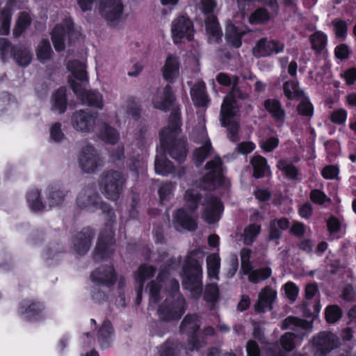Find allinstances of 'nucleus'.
<instances>
[{"mask_svg": "<svg viewBox=\"0 0 356 356\" xmlns=\"http://www.w3.org/2000/svg\"><path fill=\"white\" fill-rule=\"evenodd\" d=\"M168 270L161 269L156 280L149 284L150 301L158 303L160 299L166 296L164 302L159 307L158 312L163 321L179 318L185 312L186 303L179 293V284L175 279H168Z\"/></svg>", "mask_w": 356, "mask_h": 356, "instance_id": "1", "label": "nucleus"}, {"mask_svg": "<svg viewBox=\"0 0 356 356\" xmlns=\"http://www.w3.org/2000/svg\"><path fill=\"white\" fill-rule=\"evenodd\" d=\"M179 113H171L168 125L160 132L161 143L170 156L179 163L186 157L185 140L179 137L181 127Z\"/></svg>", "mask_w": 356, "mask_h": 356, "instance_id": "2", "label": "nucleus"}, {"mask_svg": "<svg viewBox=\"0 0 356 356\" xmlns=\"http://www.w3.org/2000/svg\"><path fill=\"white\" fill-rule=\"evenodd\" d=\"M281 328L298 331L297 333L286 332L280 338L282 348L286 351H291L296 346L295 339H298L302 341L303 337L310 332L311 324L307 321L289 316L282 321Z\"/></svg>", "mask_w": 356, "mask_h": 356, "instance_id": "3", "label": "nucleus"}, {"mask_svg": "<svg viewBox=\"0 0 356 356\" xmlns=\"http://www.w3.org/2000/svg\"><path fill=\"white\" fill-rule=\"evenodd\" d=\"M184 279L182 284L188 290L194 298H199L202 293V270L198 261L188 257L183 268Z\"/></svg>", "mask_w": 356, "mask_h": 356, "instance_id": "4", "label": "nucleus"}, {"mask_svg": "<svg viewBox=\"0 0 356 356\" xmlns=\"http://www.w3.org/2000/svg\"><path fill=\"white\" fill-rule=\"evenodd\" d=\"M77 206L89 211H95L98 209L104 213H108L111 220L115 218L114 212L108 205L103 203L98 193L92 187H86L81 190L76 198Z\"/></svg>", "mask_w": 356, "mask_h": 356, "instance_id": "5", "label": "nucleus"}, {"mask_svg": "<svg viewBox=\"0 0 356 356\" xmlns=\"http://www.w3.org/2000/svg\"><path fill=\"white\" fill-rule=\"evenodd\" d=\"M124 182L125 177L121 172L110 170L102 175L99 186L108 198L116 200L122 191Z\"/></svg>", "mask_w": 356, "mask_h": 356, "instance_id": "6", "label": "nucleus"}, {"mask_svg": "<svg viewBox=\"0 0 356 356\" xmlns=\"http://www.w3.org/2000/svg\"><path fill=\"white\" fill-rule=\"evenodd\" d=\"M124 4L122 0H100L99 13L109 24L116 26L122 19Z\"/></svg>", "mask_w": 356, "mask_h": 356, "instance_id": "7", "label": "nucleus"}, {"mask_svg": "<svg viewBox=\"0 0 356 356\" xmlns=\"http://www.w3.org/2000/svg\"><path fill=\"white\" fill-rule=\"evenodd\" d=\"M208 172L202 178V187L204 189L212 190L222 183L224 170L222 163L219 156L207 162L205 166Z\"/></svg>", "mask_w": 356, "mask_h": 356, "instance_id": "8", "label": "nucleus"}, {"mask_svg": "<svg viewBox=\"0 0 356 356\" xmlns=\"http://www.w3.org/2000/svg\"><path fill=\"white\" fill-rule=\"evenodd\" d=\"M79 166L86 173L95 172L103 165V160L92 145H86L81 150L79 158Z\"/></svg>", "mask_w": 356, "mask_h": 356, "instance_id": "9", "label": "nucleus"}, {"mask_svg": "<svg viewBox=\"0 0 356 356\" xmlns=\"http://www.w3.org/2000/svg\"><path fill=\"white\" fill-rule=\"evenodd\" d=\"M76 35L73 29V22L71 19H66L60 24H57L51 32V40L56 51L65 49V40L67 35L69 39Z\"/></svg>", "mask_w": 356, "mask_h": 356, "instance_id": "10", "label": "nucleus"}, {"mask_svg": "<svg viewBox=\"0 0 356 356\" xmlns=\"http://www.w3.org/2000/svg\"><path fill=\"white\" fill-rule=\"evenodd\" d=\"M202 218L209 224L218 222L222 212V205L220 200L211 195H207L203 202Z\"/></svg>", "mask_w": 356, "mask_h": 356, "instance_id": "11", "label": "nucleus"}, {"mask_svg": "<svg viewBox=\"0 0 356 356\" xmlns=\"http://www.w3.org/2000/svg\"><path fill=\"white\" fill-rule=\"evenodd\" d=\"M71 88L76 95L82 101L83 104L94 106L98 109H102V97L97 92L86 90L80 83L73 79H69Z\"/></svg>", "mask_w": 356, "mask_h": 356, "instance_id": "12", "label": "nucleus"}, {"mask_svg": "<svg viewBox=\"0 0 356 356\" xmlns=\"http://www.w3.org/2000/svg\"><path fill=\"white\" fill-rule=\"evenodd\" d=\"M283 89L284 95L289 99H300L297 111H313V105L308 98L304 96L303 91L299 88L298 83L293 81H286L284 83Z\"/></svg>", "mask_w": 356, "mask_h": 356, "instance_id": "13", "label": "nucleus"}, {"mask_svg": "<svg viewBox=\"0 0 356 356\" xmlns=\"http://www.w3.org/2000/svg\"><path fill=\"white\" fill-rule=\"evenodd\" d=\"M193 137L197 143L202 144L201 147L195 149L193 154L195 164L196 165H200L208 156L212 154L213 149L211 148V142L208 138L204 128H202L200 130L198 135L196 133H193Z\"/></svg>", "mask_w": 356, "mask_h": 356, "instance_id": "14", "label": "nucleus"}, {"mask_svg": "<svg viewBox=\"0 0 356 356\" xmlns=\"http://www.w3.org/2000/svg\"><path fill=\"white\" fill-rule=\"evenodd\" d=\"M193 32V24L186 16H179L172 22V33L175 42H179L184 38L191 40Z\"/></svg>", "mask_w": 356, "mask_h": 356, "instance_id": "15", "label": "nucleus"}, {"mask_svg": "<svg viewBox=\"0 0 356 356\" xmlns=\"http://www.w3.org/2000/svg\"><path fill=\"white\" fill-rule=\"evenodd\" d=\"M313 343L317 351L326 355L337 347L339 340L333 333L322 332L313 338Z\"/></svg>", "mask_w": 356, "mask_h": 356, "instance_id": "16", "label": "nucleus"}, {"mask_svg": "<svg viewBox=\"0 0 356 356\" xmlns=\"http://www.w3.org/2000/svg\"><path fill=\"white\" fill-rule=\"evenodd\" d=\"M284 49V44L279 41L268 40L267 38L260 39L253 48V54L256 57L270 56L278 54Z\"/></svg>", "mask_w": 356, "mask_h": 356, "instance_id": "17", "label": "nucleus"}, {"mask_svg": "<svg viewBox=\"0 0 356 356\" xmlns=\"http://www.w3.org/2000/svg\"><path fill=\"white\" fill-rule=\"evenodd\" d=\"M175 97L170 86L167 85L163 88L162 95L154 101V106L156 109L168 110L170 111H179V106L176 103Z\"/></svg>", "mask_w": 356, "mask_h": 356, "instance_id": "18", "label": "nucleus"}, {"mask_svg": "<svg viewBox=\"0 0 356 356\" xmlns=\"http://www.w3.org/2000/svg\"><path fill=\"white\" fill-rule=\"evenodd\" d=\"M96 118L91 113H73L72 124L78 131L89 132L96 123Z\"/></svg>", "mask_w": 356, "mask_h": 356, "instance_id": "19", "label": "nucleus"}, {"mask_svg": "<svg viewBox=\"0 0 356 356\" xmlns=\"http://www.w3.org/2000/svg\"><path fill=\"white\" fill-rule=\"evenodd\" d=\"M277 297V292L273 289L266 286L259 293L258 300L254 304L257 312H265L273 309V303Z\"/></svg>", "mask_w": 356, "mask_h": 356, "instance_id": "20", "label": "nucleus"}, {"mask_svg": "<svg viewBox=\"0 0 356 356\" xmlns=\"http://www.w3.org/2000/svg\"><path fill=\"white\" fill-rule=\"evenodd\" d=\"M199 328L200 323L196 315H187L180 326L181 332L188 335L189 343H192L191 349L198 348V346L195 343V334Z\"/></svg>", "mask_w": 356, "mask_h": 356, "instance_id": "21", "label": "nucleus"}, {"mask_svg": "<svg viewBox=\"0 0 356 356\" xmlns=\"http://www.w3.org/2000/svg\"><path fill=\"white\" fill-rule=\"evenodd\" d=\"M94 233L90 228H84L78 233L73 239L75 250L78 254H83L90 248Z\"/></svg>", "mask_w": 356, "mask_h": 356, "instance_id": "22", "label": "nucleus"}, {"mask_svg": "<svg viewBox=\"0 0 356 356\" xmlns=\"http://www.w3.org/2000/svg\"><path fill=\"white\" fill-rule=\"evenodd\" d=\"M191 96L194 104L199 108H207L210 102L203 81H198L191 86Z\"/></svg>", "mask_w": 356, "mask_h": 356, "instance_id": "23", "label": "nucleus"}, {"mask_svg": "<svg viewBox=\"0 0 356 356\" xmlns=\"http://www.w3.org/2000/svg\"><path fill=\"white\" fill-rule=\"evenodd\" d=\"M155 172L158 175L166 176L174 172L175 176L181 177L185 173L183 168L174 170L172 163L165 157V155L160 154L156 156L154 163Z\"/></svg>", "mask_w": 356, "mask_h": 356, "instance_id": "24", "label": "nucleus"}, {"mask_svg": "<svg viewBox=\"0 0 356 356\" xmlns=\"http://www.w3.org/2000/svg\"><path fill=\"white\" fill-rule=\"evenodd\" d=\"M90 277L92 281L97 284L109 287L114 284L113 268L110 266L99 267L92 273Z\"/></svg>", "mask_w": 356, "mask_h": 356, "instance_id": "25", "label": "nucleus"}, {"mask_svg": "<svg viewBox=\"0 0 356 356\" xmlns=\"http://www.w3.org/2000/svg\"><path fill=\"white\" fill-rule=\"evenodd\" d=\"M220 120L222 125L227 129L229 140L232 142H237L239 140L238 122L235 113H221Z\"/></svg>", "mask_w": 356, "mask_h": 356, "instance_id": "26", "label": "nucleus"}, {"mask_svg": "<svg viewBox=\"0 0 356 356\" xmlns=\"http://www.w3.org/2000/svg\"><path fill=\"white\" fill-rule=\"evenodd\" d=\"M163 78L168 81H173L179 75V61L174 55H169L161 68Z\"/></svg>", "mask_w": 356, "mask_h": 356, "instance_id": "27", "label": "nucleus"}, {"mask_svg": "<svg viewBox=\"0 0 356 356\" xmlns=\"http://www.w3.org/2000/svg\"><path fill=\"white\" fill-rule=\"evenodd\" d=\"M97 137L108 144L115 145L120 140V133L106 123H101L98 127Z\"/></svg>", "mask_w": 356, "mask_h": 356, "instance_id": "28", "label": "nucleus"}, {"mask_svg": "<svg viewBox=\"0 0 356 356\" xmlns=\"http://www.w3.org/2000/svg\"><path fill=\"white\" fill-rule=\"evenodd\" d=\"M67 89L60 87L56 90L51 96V102L53 108L60 111H65L66 109H74V104H67Z\"/></svg>", "mask_w": 356, "mask_h": 356, "instance_id": "29", "label": "nucleus"}, {"mask_svg": "<svg viewBox=\"0 0 356 356\" xmlns=\"http://www.w3.org/2000/svg\"><path fill=\"white\" fill-rule=\"evenodd\" d=\"M67 191L58 184L51 185L47 189L46 195L49 207L61 204L66 196Z\"/></svg>", "mask_w": 356, "mask_h": 356, "instance_id": "30", "label": "nucleus"}, {"mask_svg": "<svg viewBox=\"0 0 356 356\" xmlns=\"http://www.w3.org/2000/svg\"><path fill=\"white\" fill-rule=\"evenodd\" d=\"M206 30L210 43L219 42L222 33L219 27L217 19L213 15L208 16L205 19Z\"/></svg>", "mask_w": 356, "mask_h": 356, "instance_id": "31", "label": "nucleus"}, {"mask_svg": "<svg viewBox=\"0 0 356 356\" xmlns=\"http://www.w3.org/2000/svg\"><path fill=\"white\" fill-rule=\"evenodd\" d=\"M289 226V221L287 218H282L273 219L270 222L268 232L269 240H277L280 238L282 232L286 229Z\"/></svg>", "mask_w": 356, "mask_h": 356, "instance_id": "32", "label": "nucleus"}, {"mask_svg": "<svg viewBox=\"0 0 356 356\" xmlns=\"http://www.w3.org/2000/svg\"><path fill=\"white\" fill-rule=\"evenodd\" d=\"M174 218L175 222L180 227L188 231H194L197 227L196 220L192 218L183 209H178Z\"/></svg>", "mask_w": 356, "mask_h": 356, "instance_id": "33", "label": "nucleus"}, {"mask_svg": "<svg viewBox=\"0 0 356 356\" xmlns=\"http://www.w3.org/2000/svg\"><path fill=\"white\" fill-rule=\"evenodd\" d=\"M113 240V232L109 228L106 234L102 233L99 236L98 243L95 250V259L99 257L104 258L108 246L112 243Z\"/></svg>", "mask_w": 356, "mask_h": 356, "instance_id": "34", "label": "nucleus"}, {"mask_svg": "<svg viewBox=\"0 0 356 356\" xmlns=\"http://www.w3.org/2000/svg\"><path fill=\"white\" fill-rule=\"evenodd\" d=\"M12 56L19 65L26 66L31 60V52L25 47L16 46L12 48Z\"/></svg>", "mask_w": 356, "mask_h": 356, "instance_id": "35", "label": "nucleus"}, {"mask_svg": "<svg viewBox=\"0 0 356 356\" xmlns=\"http://www.w3.org/2000/svg\"><path fill=\"white\" fill-rule=\"evenodd\" d=\"M254 169V176L256 178L264 177L269 170L266 159L261 156H255L251 160Z\"/></svg>", "mask_w": 356, "mask_h": 356, "instance_id": "36", "label": "nucleus"}, {"mask_svg": "<svg viewBox=\"0 0 356 356\" xmlns=\"http://www.w3.org/2000/svg\"><path fill=\"white\" fill-rule=\"evenodd\" d=\"M243 33L238 31L237 28L233 24L227 26L225 38L228 43L234 47H239L241 45V37Z\"/></svg>", "mask_w": 356, "mask_h": 356, "instance_id": "37", "label": "nucleus"}, {"mask_svg": "<svg viewBox=\"0 0 356 356\" xmlns=\"http://www.w3.org/2000/svg\"><path fill=\"white\" fill-rule=\"evenodd\" d=\"M67 69L72 72L74 77L81 81H87L88 76L86 65L78 60H72L67 63Z\"/></svg>", "mask_w": 356, "mask_h": 356, "instance_id": "38", "label": "nucleus"}, {"mask_svg": "<svg viewBox=\"0 0 356 356\" xmlns=\"http://www.w3.org/2000/svg\"><path fill=\"white\" fill-rule=\"evenodd\" d=\"M27 201L29 207L33 211H42L46 207V202L41 200L40 191L37 189L31 190L28 193Z\"/></svg>", "mask_w": 356, "mask_h": 356, "instance_id": "39", "label": "nucleus"}, {"mask_svg": "<svg viewBox=\"0 0 356 356\" xmlns=\"http://www.w3.org/2000/svg\"><path fill=\"white\" fill-rule=\"evenodd\" d=\"M112 326L109 321H104L99 331L98 340L102 348L106 349L110 346Z\"/></svg>", "mask_w": 356, "mask_h": 356, "instance_id": "40", "label": "nucleus"}, {"mask_svg": "<svg viewBox=\"0 0 356 356\" xmlns=\"http://www.w3.org/2000/svg\"><path fill=\"white\" fill-rule=\"evenodd\" d=\"M53 54V51L48 40L43 39L38 44L36 56L38 60L42 62L50 60Z\"/></svg>", "mask_w": 356, "mask_h": 356, "instance_id": "41", "label": "nucleus"}, {"mask_svg": "<svg viewBox=\"0 0 356 356\" xmlns=\"http://www.w3.org/2000/svg\"><path fill=\"white\" fill-rule=\"evenodd\" d=\"M261 232V226L251 224L244 229L243 238L245 245H251Z\"/></svg>", "mask_w": 356, "mask_h": 356, "instance_id": "42", "label": "nucleus"}, {"mask_svg": "<svg viewBox=\"0 0 356 356\" xmlns=\"http://www.w3.org/2000/svg\"><path fill=\"white\" fill-rule=\"evenodd\" d=\"M207 273L209 277L218 279L220 268V257L217 254H212L207 258Z\"/></svg>", "mask_w": 356, "mask_h": 356, "instance_id": "43", "label": "nucleus"}, {"mask_svg": "<svg viewBox=\"0 0 356 356\" xmlns=\"http://www.w3.org/2000/svg\"><path fill=\"white\" fill-rule=\"evenodd\" d=\"M31 23V18L29 14L26 12L21 13L13 30V35L19 37L30 26Z\"/></svg>", "mask_w": 356, "mask_h": 356, "instance_id": "44", "label": "nucleus"}, {"mask_svg": "<svg viewBox=\"0 0 356 356\" xmlns=\"http://www.w3.org/2000/svg\"><path fill=\"white\" fill-rule=\"evenodd\" d=\"M40 305L38 303L31 302L30 300H24L22 302L19 308L21 314L26 315L28 319L35 316L41 310Z\"/></svg>", "mask_w": 356, "mask_h": 356, "instance_id": "45", "label": "nucleus"}, {"mask_svg": "<svg viewBox=\"0 0 356 356\" xmlns=\"http://www.w3.org/2000/svg\"><path fill=\"white\" fill-rule=\"evenodd\" d=\"M156 273V268L152 266L142 265L139 267L135 275L136 281L143 286L147 279L152 277Z\"/></svg>", "mask_w": 356, "mask_h": 356, "instance_id": "46", "label": "nucleus"}, {"mask_svg": "<svg viewBox=\"0 0 356 356\" xmlns=\"http://www.w3.org/2000/svg\"><path fill=\"white\" fill-rule=\"evenodd\" d=\"M200 200V194L197 191L192 189L186 191L184 195L185 205L188 209L195 210Z\"/></svg>", "mask_w": 356, "mask_h": 356, "instance_id": "47", "label": "nucleus"}, {"mask_svg": "<svg viewBox=\"0 0 356 356\" xmlns=\"http://www.w3.org/2000/svg\"><path fill=\"white\" fill-rule=\"evenodd\" d=\"M271 269L268 267L250 270L248 276L249 280L254 284L268 279L271 275Z\"/></svg>", "mask_w": 356, "mask_h": 356, "instance_id": "48", "label": "nucleus"}, {"mask_svg": "<svg viewBox=\"0 0 356 356\" xmlns=\"http://www.w3.org/2000/svg\"><path fill=\"white\" fill-rule=\"evenodd\" d=\"M310 42L312 48L319 52L325 47L327 37L323 32L316 31L310 36Z\"/></svg>", "mask_w": 356, "mask_h": 356, "instance_id": "49", "label": "nucleus"}, {"mask_svg": "<svg viewBox=\"0 0 356 356\" xmlns=\"http://www.w3.org/2000/svg\"><path fill=\"white\" fill-rule=\"evenodd\" d=\"M277 166L289 179H295L297 178L298 175L297 168L286 160H280L278 161Z\"/></svg>", "mask_w": 356, "mask_h": 356, "instance_id": "50", "label": "nucleus"}, {"mask_svg": "<svg viewBox=\"0 0 356 356\" xmlns=\"http://www.w3.org/2000/svg\"><path fill=\"white\" fill-rule=\"evenodd\" d=\"M11 12L9 8H5L0 15V35H7L10 31Z\"/></svg>", "mask_w": 356, "mask_h": 356, "instance_id": "51", "label": "nucleus"}, {"mask_svg": "<svg viewBox=\"0 0 356 356\" xmlns=\"http://www.w3.org/2000/svg\"><path fill=\"white\" fill-rule=\"evenodd\" d=\"M270 19V15L265 8H258L250 17L252 24H263Z\"/></svg>", "mask_w": 356, "mask_h": 356, "instance_id": "52", "label": "nucleus"}, {"mask_svg": "<svg viewBox=\"0 0 356 356\" xmlns=\"http://www.w3.org/2000/svg\"><path fill=\"white\" fill-rule=\"evenodd\" d=\"M325 318L330 323L337 322L342 315L341 309L337 305L328 306L325 309Z\"/></svg>", "mask_w": 356, "mask_h": 356, "instance_id": "53", "label": "nucleus"}, {"mask_svg": "<svg viewBox=\"0 0 356 356\" xmlns=\"http://www.w3.org/2000/svg\"><path fill=\"white\" fill-rule=\"evenodd\" d=\"M251 253L252 251L247 248H243L241 250L240 256L241 261V268L244 274L249 273L250 271L252 269V264L250 261Z\"/></svg>", "mask_w": 356, "mask_h": 356, "instance_id": "54", "label": "nucleus"}, {"mask_svg": "<svg viewBox=\"0 0 356 356\" xmlns=\"http://www.w3.org/2000/svg\"><path fill=\"white\" fill-rule=\"evenodd\" d=\"M334 26L335 35L337 38L344 40L346 35L348 25L346 22L341 19H335L332 22Z\"/></svg>", "mask_w": 356, "mask_h": 356, "instance_id": "55", "label": "nucleus"}, {"mask_svg": "<svg viewBox=\"0 0 356 356\" xmlns=\"http://www.w3.org/2000/svg\"><path fill=\"white\" fill-rule=\"evenodd\" d=\"M179 346L174 343L167 342L161 346L159 349V356H178Z\"/></svg>", "mask_w": 356, "mask_h": 356, "instance_id": "56", "label": "nucleus"}, {"mask_svg": "<svg viewBox=\"0 0 356 356\" xmlns=\"http://www.w3.org/2000/svg\"><path fill=\"white\" fill-rule=\"evenodd\" d=\"M218 298V288L215 284H210L207 285L204 298L208 302H214Z\"/></svg>", "mask_w": 356, "mask_h": 356, "instance_id": "57", "label": "nucleus"}, {"mask_svg": "<svg viewBox=\"0 0 356 356\" xmlns=\"http://www.w3.org/2000/svg\"><path fill=\"white\" fill-rule=\"evenodd\" d=\"M311 200L317 204H323L325 202H329L330 198L321 191L314 189L310 193Z\"/></svg>", "mask_w": 356, "mask_h": 356, "instance_id": "58", "label": "nucleus"}, {"mask_svg": "<svg viewBox=\"0 0 356 356\" xmlns=\"http://www.w3.org/2000/svg\"><path fill=\"white\" fill-rule=\"evenodd\" d=\"M174 186L171 183H166L161 186L159 191L160 201L163 203L168 200L172 194Z\"/></svg>", "mask_w": 356, "mask_h": 356, "instance_id": "59", "label": "nucleus"}, {"mask_svg": "<svg viewBox=\"0 0 356 356\" xmlns=\"http://www.w3.org/2000/svg\"><path fill=\"white\" fill-rule=\"evenodd\" d=\"M238 108L236 98L230 93L227 95L222 104V111H232V110Z\"/></svg>", "mask_w": 356, "mask_h": 356, "instance_id": "60", "label": "nucleus"}, {"mask_svg": "<svg viewBox=\"0 0 356 356\" xmlns=\"http://www.w3.org/2000/svg\"><path fill=\"white\" fill-rule=\"evenodd\" d=\"M339 172L337 166L330 165L322 170L321 175L326 179H333L337 178Z\"/></svg>", "mask_w": 356, "mask_h": 356, "instance_id": "61", "label": "nucleus"}, {"mask_svg": "<svg viewBox=\"0 0 356 356\" xmlns=\"http://www.w3.org/2000/svg\"><path fill=\"white\" fill-rule=\"evenodd\" d=\"M51 138L56 143L60 142L64 138V134L60 129V123H55L52 125L50 131Z\"/></svg>", "mask_w": 356, "mask_h": 356, "instance_id": "62", "label": "nucleus"}, {"mask_svg": "<svg viewBox=\"0 0 356 356\" xmlns=\"http://www.w3.org/2000/svg\"><path fill=\"white\" fill-rule=\"evenodd\" d=\"M285 293L289 299L294 301L298 296V289L292 282H288L284 285Z\"/></svg>", "mask_w": 356, "mask_h": 356, "instance_id": "63", "label": "nucleus"}, {"mask_svg": "<svg viewBox=\"0 0 356 356\" xmlns=\"http://www.w3.org/2000/svg\"><path fill=\"white\" fill-rule=\"evenodd\" d=\"M279 143V140L276 138H269L266 140L261 141L260 145L262 149L266 152H271Z\"/></svg>", "mask_w": 356, "mask_h": 356, "instance_id": "64", "label": "nucleus"}]
</instances>
